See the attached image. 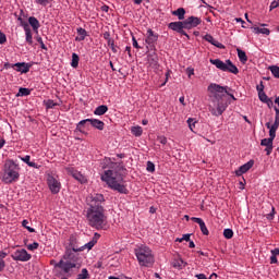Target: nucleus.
I'll use <instances>...</instances> for the list:
<instances>
[{"mask_svg":"<svg viewBox=\"0 0 279 279\" xmlns=\"http://www.w3.org/2000/svg\"><path fill=\"white\" fill-rule=\"evenodd\" d=\"M121 171H123V167L117 162H112L110 169L106 170L101 175V180L102 182H106L111 191H117L118 193H121V195H128L130 192L124 183L125 180L123 179Z\"/></svg>","mask_w":279,"mask_h":279,"instance_id":"f257e3e1","label":"nucleus"},{"mask_svg":"<svg viewBox=\"0 0 279 279\" xmlns=\"http://www.w3.org/2000/svg\"><path fill=\"white\" fill-rule=\"evenodd\" d=\"M86 219L90 228L95 230H104L106 223H108V218L106 217V209H87Z\"/></svg>","mask_w":279,"mask_h":279,"instance_id":"f03ea898","label":"nucleus"},{"mask_svg":"<svg viewBox=\"0 0 279 279\" xmlns=\"http://www.w3.org/2000/svg\"><path fill=\"white\" fill-rule=\"evenodd\" d=\"M20 178L21 166L12 159L8 160L3 167L2 182H4V184H12L19 182Z\"/></svg>","mask_w":279,"mask_h":279,"instance_id":"7ed1b4c3","label":"nucleus"},{"mask_svg":"<svg viewBox=\"0 0 279 279\" xmlns=\"http://www.w3.org/2000/svg\"><path fill=\"white\" fill-rule=\"evenodd\" d=\"M135 256L141 267L154 266V254L151 253V248H149L148 246L141 245L140 247L135 248Z\"/></svg>","mask_w":279,"mask_h":279,"instance_id":"20e7f679","label":"nucleus"},{"mask_svg":"<svg viewBox=\"0 0 279 279\" xmlns=\"http://www.w3.org/2000/svg\"><path fill=\"white\" fill-rule=\"evenodd\" d=\"M73 258H75L73 253L66 252L63 255V258L60 259V262H58V264H57L59 269L61 271H63V274H65L68 276V278L71 276V272L73 271V269H75V267H77V264L75 263V259H73Z\"/></svg>","mask_w":279,"mask_h":279,"instance_id":"39448f33","label":"nucleus"},{"mask_svg":"<svg viewBox=\"0 0 279 279\" xmlns=\"http://www.w3.org/2000/svg\"><path fill=\"white\" fill-rule=\"evenodd\" d=\"M87 210H106L104 206H106V198L104 194H90L87 196Z\"/></svg>","mask_w":279,"mask_h":279,"instance_id":"423d86ee","label":"nucleus"},{"mask_svg":"<svg viewBox=\"0 0 279 279\" xmlns=\"http://www.w3.org/2000/svg\"><path fill=\"white\" fill-rule=\"evenodd\" d=\"M210 64H214L216 69L219 71H223L225 73H233V75H238L239 68L232 63L230 59L226 60V62L220 59H209Z\"/></svg>","mask_w":279,"mask_h":279,"instance_id":"0eeeda50","label":"nucleus"},{"mask_svg":"<svg viewBox=\"0 0 279 279\" xmlns=\"http://www.w3.org/2000/svg\"><path fill=\"white\" fill-rule=\"evenodd\" d=\"M207 90L210 93V99H223L228 94V90H232V88L229 86H221L217 83H210Z\"/></svg>","mask_w":279,"mask_h":279,"instance_id":"6e6552de","label":"nucleus"},{"mask_svg":"<svg viewBox=\"0 0 279 279\" xmlns=\"http://www.w3.org/2000/svg\"><path fill=\"white\" fill-rule=\"evenodd\" d=\"M208 109L213 117H221L223 111L228 110V102L223 99H210Z\"/></svg>","mask_w":279,"mask_h":279,"instance_id":"1a4fd4ad","label":"nucleus"},{"mask_svg":"<svg viewBox=\"0 0 279 279\" xmlns=\"http://www.w3.org/2000/svg\"><path fill=\"white\" fill-rule=\"evenodd\" d=\"M90 123L92 128H95L96 130H104V128L106 126V123H104V121L98 120V119H85V120H81L77 124H76V130L77 132L83 133L84 132V125Z\"/></svg>","mask_w":279,"mask_h":279,"instance_id":"9d476101","label":"nucleus"},{"mask_svg":"<svg viewBox=\"0 0 279 279\" xmlns=\"http://www.w3.org/2000/svg\"><path fill=\"white\" fill-rule=\"evenodd\" d=\"M47 184L52 195H58V193H60L62 189V183H60V179H58V177L53 174L47 175Z\"/></svg>","mask_w":279,"mask_h":279,"instance_id":"9b49d317","label":"nucleus"},{"mask_svg":"<svg viewBox=\"0 0 279 279\" xmlns=\"http://www.w3.org/2000/svg\"><path fill=\"white\" fill-rule=\"evenodd\" d=\"M11 258L20 263H27V260H32V254L27 253V250L21 248L13 252Z\"/></svg>","mask_w":279,"mask_h":279,"instance_id":"f8f14e48","label":"nucleus"},{"mask_svg":"<svg viewBox=\"0 0 279 279\" xmlns=\"http://www.w3.org/2000/svg\"><path fill=\"white\" fill-rule=\"evenodd\" d=\"M168 29H171L172 32H177V34H181V36H186L187 38H190V36L184 32V29H186L184 21L169 23Z\"/></svg>","mask_w":279,"mask_h":279,"instance_id":"ddd939ff","label":"nucleus"},{"mask_svg":"<svg viewBox=\"0 0 279 279\" xmlns=\"http://www.w3.org/2000/svg\"><path fill=\"white\" fill-rule=\"evenodd\" d=\"M183 23L185 25V29H194V27L202 25V19L192 15V16L187 17L186 20H183Z\"/></svg>","mask_w":279,"mask_h":279,"instance_id":"4468645a","label":"nucleus"},{"mask_svg":"<svg viewBox=\"0 0 279 279\" xmlns=\"http://www.w3.org/2000/svg\"><path fill=\"white\" fill-rule=\"evenodd\" d=\"M147 64L149 69H153V71H158V69H160V63L158 62V54H156V52L149 53L147 56Z\"/></svg>","mask_w":279,"mask_h":279,"instance_id":"2eb2a0df","label":"nucleus"},{"mask_svg":"<svg viewBox=\"0 0 279 279\" xmlns=\"http://www.w3.org/2000/svg\"><path fill=\"white\" fill-rule=\"evenodd\" d=\"M66 172L69 173V175H72L74 180H77V182H81V184H86L87 182L86 177H84L82 172L75 170L74 168H66Z\"/></svg>","mask_w":279,"mask_h":279,"instance_id":"dca6fc26","label":"nucleus"},{"mask_svg":"<svg viewBox=\"0 0 279 279\" xmlns=\"http://www.w3.org/2000/svg\"><path fill=\"white\" fill-rule=\"evenodd\" d=\"M14 71L17 73H29V70L32 69L33 64L27 62H17L14 63Z\"/></svg>","mask_w":279,"mask_h":279,"instance_id":"f3484780","label":"nucleus"},{"mask_svg":"<svg viewBox=\"0 0 279 279\" xmlns=\"http://www.w3.org/2000/svg\"><path fill=\"white\" fill-rule=\"evenodd\" d=\"M146 45H149L150 47L156 45L158 43V34L154 33L151 28L147 29L146 33V39H145Z\"/></svg>","mask_w":279,"mask_h":279,"instance_id":"a211bd4d","label":"nucleus"},{"mask_svg":"<svg viewBox=\"0 0 279 279\" xmlns=\"http://www.w3.org/2000/svg\"><path fill=\"white\" fill-rule=\"evenodd\" d=\"M262 147H266L265 151L267 156H271V153L274 151V140L270 137L264 138L260 141Z\"/></svg>","mask_w":279,"mask_h":279,"instance_id":"6ab92c4d","label":"nucleus"},{"mask_svg":"<svg viewBox=\"0 0 279 279\" xmlns=\"http://www.w3.org/2000/svg\"><path fill=\"white\" fill-rule=\"evenodd\" d=\"M99 233H95L93 240H90L88 243H86L84 246L81 248H75L73 247V252H82L83 250H90L92 247H95L97 245V240L99 239Z\"/></svg>","mask_w":279,"mask_h":279,"instance_id":"aec40b11","label":"nucleus"},{"mask_svg":"<svg viewBox=\"0 0 279 279\" xmlns=\"http://www.w3.org/2000/svg\"><path fill=\"white\" fill-rule=\"evenodd\" d=\"M254 167V160H250L248 162L242 165L238 170H235V175L240 178L243 173H247L250 169Z\"/></svg>","mask_w":279,"mask_h":279,"instance_id":"412c9836","label":"nucleus"},{"mask_svg":"<svg viewBox=\"0 0 279 279\" xmlns=\"http://www.w3.org/2000/svg\"><path fill=\"white\" fill-rule=\"evenodd\" d=\"M191 220L194 221V223L199 225L202 234H204L205 236H208V234H210V231H208V227H206V222H204L202 218L192 217Z\"/></svg>","mask_w":279,"mask_h":279,"instance_id":"4be33fe9","label":"nucleus"},{"mask_svg":"<svg viewBox=\"0 0 279 279\" xmlns=\"http://www.w3.org/2000/svg\"><path fill=\"white\" fill-rule=\"evenodd\" d=\"M204 40H206L207 43H209L214 47H217L218 49H223L222 44L219 43L217 39H215V37H213V35H210V34H206L204 36Z\"/></svg>","mask_w":279,"mask_h":279,"instance_id":"5701e85b","label":"nucleus"},{"mask_svg":"<svg viewBox=\"0 0 279 279\" xmlns=\"http://www.w3.org/2000/svg\"><path fill=\"white\" fill-rule=\"evenodd\" d=\"M25 11L20 10V15L17 16V21L20 23V27H23V29L29 28V23L25 21Z\"/></svg>","mask_w":279,"mask_h":279,"instance_id":"b1692460","label":"nucleus"},{"mask_svg":"<svg viewBox=\"0 0 279 279\" xmlns=\"http://www.w3.org/2000/svg\"><path fill=\"white\" fill-rule=\"evenodd\" d=\"M28 25L33 27V32H35V34H38V29H40V22L38 21V19H36L35 16L28 17Z\"/></svg>","mask_w":279,"mask_h":279,"instance_id":"393cba45","label":"nucleus"},{"mask_svg":"<svg viewBox=\"0 0 279 279\" xmlns=\"http://www.w3.org/2000/svg\"><path fill=\"white\" fill-rule=\"evenodd\" d=\"M76 32L78 34V36L75 37L76 43H82V40H85L86 36H88V33L82 27H78Z\"/></svg>","mask_w":279,"mask_h":279,"instance_id":"a878e982","label":"nucleus"},{"mask_svg":"<svg viewBox=\"0 0 279 279\" xmlns=\"http://www.w3.org/2000/svg\"><path fill=\"white\" fill-rule=\"evenodd\" d=\"M106 112H108V106L106 105H100L94 110V114H96V117H102Z\"/></svg>","mask_w":279,"mask_h":279,"instance_id":"bb28decb","label":"nucleus"},{"mask_svg":"<svg viewBox=\"0 0 279 279\" xmlns=\"http://www.w3.org/2000/svg\"><path fill=\"white\" fill-rule=\"evenodd\" d=\"M186 14V10L184 8H179L172 11L173 16H178L179 21H184V15Z\"/></svg>","mask_w":279,"mask_h":279,"instance_id":"cd10ccee","label":"nucleus"},{"mask_svg":"<svg viewBox=\"0 0 279 279\" xmlns=\"http://www.w3.org/2000/svg\"><path fill=\"white\" fill-rule=\"evenodd\" d=\"M25 32V40L27 43V45H34V37L32 35V28H24Z\"/></svg>","mask_w":279,"mask_h":279,"instance_id":"c85d7f7f","label":"nucleus"},{"mask_svg":"<svg viewBox=\"0 0 279 279\" xmlns=\"http://www.w3.org/2000/svg\"><path fill=\"white\" fill-rule=\"evenodd\" d=\"M236 52L240 62H242V64H245V62H247V54L245 53V51H243L241 48H238Z\"/></svg>","mask_w":279,"mask_h":279,"instance_id":"c756f323","label":"nucleus"},{"mask_svg":"<svg viewBox=\"0 0 279 279\" xmlns=\"http://www.w3.org/2000/svg\"><path fill=\"white\" fill-rule=\"evenodd\" d=\"M77 66H80V56H77V53L73 52L72 53L71 68L72 69H77Z\"/></svg>","mask_w":279,"mask_h":279,"instance_id":"7c9ffc66","label":"nucleus"},{"mask_svg":"<svg viewBox=\"0 0 279 279\" xmlns=\"http://www.w3.org/2000/svg\"><path fill=\"white\" fill-rule=\"evenodd\" d=\"M44 106H46L47 110H51L56 108V106H60V102H54L53 100L48 99V100H44Z\"/></svg>","mask_w":279,"mask_h":279,"instance_id":"2f4dec72","label":"nucleus"},{"mask_svg":"<svg viewBox=\"0 0 279 279\" xmlns=\"http://www.w3.org/2000/svg\"><path fill=\"white\" fill-rule=\"evenodd\" d=\"M76 279H90V274L88 272V269L83 268L81 270V274L77 275Z\"/></svg>","mask_w":279,"mask_h":279,"instance_id":"473e14b6","label":"nucleus"},{"mask_svg":"<svg viewBox=\"0 0 279 279\" xmlns=\"http://www.w3.org/2000/svg\"><path fill=\"white\" fill-rule=\"evenodd\" d=\"M131 133L133 134V136H143V128L141 126H133L131 128Z\"/></svg>","mask_w":279,"mask_h":279,"instance_id":"72a5a7b5","label":"nucleus"},{"mask_svg":"<svg viewBox=\"0 0 279 279\" xmlns=\"http://www.w3.org/2000/svg\"><path fill=\"white\" fill-rule=\"evenodd\" d=\"M266 128L269 130V138L274 141L276 138V132L278 131V129L271 128V123L269 122L266 123Z\"/></svg>","mask_w":279,"mask_h":279,"instance_id":"f704fd0d","label":"nucleus"},{"mask_svg":"<svg viewBox=\"0 0 279 279\" xmlns=\"http://www.w3.org/2000/svg\"><path fill=\"white\" fill-rule=\"evenodd\" d=\"M253 29L255 34H264L265 36H269V34H271L269 28L254 27Z\"/></svg>","mask_w":279,"mask_h":279,"instance_id":"c9c22d12","label":"nucleus"},{"mask_svg":"<svg viewBox=\"0 0 279 279\" xmlns=\"http://www.w3.org/2000/svg\"><path fill=\"white\" fill-rule=\"evenodd\" d=\"M32 90H29V88H25V87H21L19 89V97H27L28 95H31Z\"/></svg>","mask_w":279,"mask_h":279,"instance_id":"e433bc0d","label":"nucleus"},{"mask_svg":"<svg viewBox=\"0 0 279 279\" xmlns=\"http://www.w3.org/2000/svg\"><path fill=\"white\" fill-rule=\"evenodd\" d=\"M269 71L271 72V74L274 75V77H276L277 80H279V66H278V65H271V66H269Z\"/></svg>","mask_w":279,"mask_h":279,"instance_id":"4c0bfd02","label":"nucleus"},{"mask_svg":"<svg viewBox=\"0 0 279 279\" xmlns=\"http://www.w3.org/2000/svg\"><path fill=\"white\" fill-rule=\"evenodd\" d=\"M172 267H174V269H182V267H184V260L182 259L174 260L172 264Z\"/></svg>","mask_w":279,"mask_h":279,"instance_id":"58836bf2","label":"nucleus"},{"mask_svg":"<svg viewBox=\"0 0 279 279\" xmlns=\"http://www.w3.org/2000/svg\"><path fill=\"white\" fill-rule=\"evenodd\" d=\"M223 236L225 239H232V236H234V231H232V229H225Z\"/></svg>","mask_w":279,"mask_h":279,"instance_id":"ea45409f","label":"nucleus"},{"mask_svg":"<svg viewBox=\"0 0 279 279\" xmlns=\"http://www.w3.org/2000/svg\"><path fill=\"white\" fill-rule=\"evenodd\" d=\"M146 170L148 173H154V171H156V165H154L151 161H147Z\"/></svg>","mask_w":279,"mask_h":279,"instance_id":"a19ab883","label":"nucleus"},{"mask_svg":"<svg viewBox=\"0 0 279 279\" xmlns=\"http://www.w3.org/2000/svg\"><path fill=\"white\" fill-rule=\"evenodd\" d=\"M191 132H193V130H195V123H197V121H195V119L193 118H189L186 121Z\"/></svg>","mask_w":279,"mask_h":279,"instance_id":"79ce46f5","label":"nucleus"},{"mask_svg":"<svg viewBox=\"0 0 279 279\" xmlns=\"http://www.w3.org/2000/svg\"><path fill=\"white\" fill-rule=\"evenodd\" d=\"M38 247H40V244L38 242H34L27 245V250L29 252H34L35 250H38Z\"/></svg>","mask_w":279,"mask_h":279,"instance_id":"37998d69","label":"nucleus"},{"mask_svg":"<svg viewBox=\"0 0 279 279\" xmlns=\"http://www.w3.org/2000/svg\"><path fill=\"white\" fill-rule=\"evenodd\" d=\"M29 221H27V220H23L22 221V226H23V228H25L26 230H28V232H36V229H34V228H32V227H29Z\"/></svg>","mask_w":279,"mask_h":279,"instance_id":"c03bdc74","label":"nucleus"},{"mask_svg":"<svg viewBox=\"0 0 279 279\" xmlns=\"http://www.w3.org/2000/svg\"><path fill=\"white\" fill-rule=\"evenodd\" d=\"M50 265L54 266L53 274H54V276H58V271L60 269V266H58V262H56V259H52V260H50Z\"/></svg>","mask_w":279,"mask_h":279,"instance_id":"a18cd8bd","label":"nucleus"},{"mask_svg":"<svg viewBox=\"0 0 279 279\" xmlns=\"http://www.w3.org/2000/svg\"><path fill=\"white\" fill-rule=\"evenodd\" d=\"M108 43V47H110V49H111V51L113 52V53H117V46H114V39H109V41H107Z\"/></svg>","mask_w":279,"mask_h":279,"instance_id":"49530a36","label":"nucleus"},{"mask_svg":"<svg viewBox=\"0 0 279 279\" xmlns=\"http://www.w3.org/2000/svg\"><path fill=\"white\" fill-rule=\"evenodd\" d=\"M213 276H217V274H211V276L208 278V277H206V275L205 274H198V275H195V278H197V279H213Z\"/></svg>","mask_w":279,"mask_h":279,"instance_id":"de8ad7c7","label":"nucleus"},{"mask_svg":"<svg viewBox=\"0 0 279 279\" xmlns=\"http://www.w3.org/2000/svg\"><path fill=\"white\" fill-rule=\"evenodd\" d=\"M20 160H22V162H25V165H29L32 162V157L29 155H26L24 157H20Z\"/></svg>","mask_w":279,"mask_h":279,"instance_id":"09e8293b","label":"nucleus"},{"mask_svg":"<svg viewBox=\"0 0 279 279\" xmlns=\"http://www.w3.org/2000/svg\"><path fill=\"white\" fill-rule=\"evenodd\" d=\"M259 100L263 101V104H265L269 98L267 96V94H265V92H262L260 94H258Z\"/></svg>","mask_w":279,"mask_h":279,"instance_id":"8fccbe9b","label":"nucleus"},{"mask_svg":"<svg viewBox=\"0 0 279 279\" xmlns=\"http://www.w3.org/2000/svg\"><path fill=\"white\" fill-rule=\"evenodd\" d=\"M37 43H39L40 48L44 49V51H47V46L43 41V37H37Z\"/></svg>","mask_w":279,"mask_h":279,"instance_id":"3c124183","label":"nucleus"},{"mask_svg":"<svg viewBox=\"0 0 279 279\" xmlns=\"http://www.w3.org/2000/svg\"><path fill=\"white\" fill-rule=\"evenodd\" d=\"M5 43H8V37H5L2 32H0V45H5Z\"/></svg>","mask_w":279,"mask_h":279,"instance_id":"603ef678","label":"nucleus"},{"mask_svg":"<svg viewBox=\"0 0 279 279\" xmlns=\"http://www.w3.org/2000/svg\"><path fill=\"white\" fill-rule=\"evenodd\" d=\"M132 43H133V47L135 49H141V46L138 45V41L136 40V37L132 36Z\"/></svg>","mask_w":279,"mask_h":279,"instance_id":"864d4df0","label":"nucleus"},{"mask_svg":"<svg viewBox=\"0 0 279 279\" xmlns=\"http://www.w3.org/2000/svg\"><path fill=\"white\" fill-rule=\"evenodd\" d=\"M274 215H276V208L271 207V213L266 216V219H274Z\"/></svg>","mask_w":279,"mask_h":279,"instance_id":"5fc2aeb1","label":"nucleus"},{"mask_svg":"<svg viewBox=\"0 0 279 279\" xmlns=\"http://www.w3.org/2000/svg\"><path fill=\"white\" fill-rule=\"evenodd\" d=\"M257 92H258V95H260V93H265V85H263V83H260V85H257Z\"/></svg>","mask_w":279,"mask_h":279,"instance_id":"6e6d98bb","label":"nucleus"},{"mask_svg":"<svg viewBox=\"0 0 279 279\" xmlns=\"http://www.w3.org/2000/svg\"><path fill=\"white\" fill-rule=\"evenodd\" d=\"M278 263V257H277V255H271L270 256V264L271 265H276Z\"/></svg>","mask_w":279,"mask_h":279,"instance_id":"4d7b16f0","label":"nucleus"},{"mask_svg":"<svg viewBox=\"0 0 279 279\" xmlns=\"http://www.w3.org/2000/svg\"><path fill=\"white\" fill-rule=\"evenodd\" d=\"M28 167H33V169H40V165L34 162V161H31L28 165Z\"/></svg>","mask_w":279,"mask_h":279,"instance_id":"13d9d810","label":"nucleus"},{"mask_svg":"<svg viewBox=\"0 0 279 279\" xmlns=\"http://www.w3.org/2000/svg\"><path fill=\"white\" fill-rule=\"evenodd\" d=\"M158 141H159V143H160L161 145H167V137L160 136V137H158Z\"/></svg>","mask_w":279,"mask_h":279,"instance_id":"bf43d9fd","label":"nucleus"},{"mask_svg":"<svg viewBox=\"0 0 279 279\" xmlns=\"http://www.w3.org/2000/svg\"><path fill=\"white\" fill-rule=\"evenodd\" d=\"M265 104L268 106V108H274V100H271V98H268Z\"/></svg>","mask_w":279,"mask_h":279,"instance_id":"052dcab7","label":"nucleus"},{"mask_svg":"<svg viewBox=\"0 0 279 279\" xmlns=\"http://www.w3.org/2000/svg\"><path fill=\"white\" fill-rule=\"evenodd\" d=\"M39 5H47L49 3V0H35Z\"/></svg>","mask_w":279,"mask_h":279,"instance_id":"680f3d73","label":"nucleus"},{"mask_svg":"<svg viewBox=\"0 0 279 279\" xmlns=\"http://www.w3.org/2000/svg\"><path fill=\"white\" fill-rule=\"evenodd\" d=\"M15 68V65H14V63H10V62H5L4 63V69H14Z\"/></svg>","mask_w":279,"mask_h":279,"instance_id":"e2e57ef3","label":"nucleus"},{"mask_svg":"<svg viewBox=\"0 0 279 279\" xmlns=\"http://www.w3.org/2000/svg\"><path fill=\"white\" fill-rule=\"evenodd\" d=\"M276 8H279V7H278V2H277V1H272V2L270 3V10H276Z\"/></svg>","mask_w":279,"mask_h":279,"instance_id":"0e129e2a","label":"nucleus"},{"mask_svg":"<svg viewBox=\"0 0 279 279\" xmlns=\"http://www.w3.org/2000/svg\"><path fill=\"white\" fill-rule=\"evenodd\" d=\"M270 128H272L275 130H278V128H279V120H275L274 124L270 125Z\"/></svg>","mask_w":279,"mask_h":279,"instance_id":"69168bd1","label":"nucleus"},{"mask_svg":"<svg viewBox=\"0 0 279 279\" xmlns=\"http://www.w3.org/2000/svg\"><path fill=\"white\" fill-rule=\"evenodd\" d=\"M276 116H275V120L279 121V109L278 107H274Z\"/></svg>","mask_w":279,"mask_h":279,"instance_id":"338daca9","label":"nucleus"},{"mask_svg":"<svg viewBox=\"0 0 279 279\" xmlns=\"http://www.w3.org/2000/svg\"><path fill=\"white\" fill-rule=\"evenodd\" d=\"M271 255L272 256H279V248L271 250Z\"/></svg>","mask_w":279,"mask_h":279,"instance_id":"774afa93","label":"nucleus"}]
</instances>
